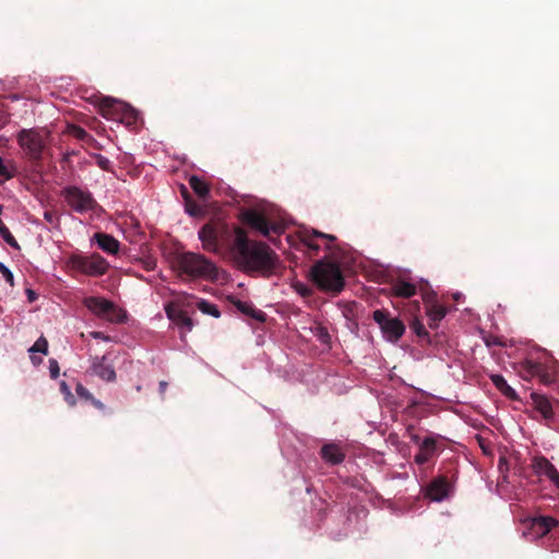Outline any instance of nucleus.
<instances>
[{
  "mask_svg": "<svg viewBox=\"0 0 559 559\" xmlns=\"http://www.w3.org/2000/svg\"><path fill=\"white\" fill-rule=\"evenodd\" d=\"M295 290L301 295L302 297H310L312 295V288L309 286L302 284V283H296L294 285Z\"/></svg>",
  "mask_w": 559,
  "mask_h": 559,
  "instance_id": "nucleus-37",
  "label": "nucleus"
},
{
  "mask_svg": "<svg viewBox=\"0 0 559 559\" xmlns=\"http://www.w3.org/2000/svg\"><path fill=\"white\" fill-rule=\"evenodd\" d=\"M238 217L242 224L259 231L264 237H269L271 233L280 234L283 230V226L273 221L264 210L245 209L240 211Z\"/></svg>",
  "mask_w": 559,
  "mask_h": 559,
  "instance_id": "nucleus-5",
  "label": "nucleus"
},
{
  "mask_svg": "<svg viewBox=\"0 0 559 559\" xmlns=\"http://www.w3.org/2000/svg\"><path fill=\"white\" fill-rule=\"evenodd\" d=\"M29 353H41L44 355L48 354V341L45 336H40L34 343V345L28 349Z\"/></svg>",
  "mask_w": 559,
  "mask_h": 559,
  "instance_id": "nucleus-30",
  "label": "nucleus"
},
{
  "mask_svg": "<svg viewBox=\"0 0 559 559\" xmlns=\"http://www.w3.org/2000/svg\"><path fill=\"white\" fill-rule=\"evenodd\" d=\"M189 185L199 198H202V199L207 198V195L210 193V187L204 180H202L198 176H192L189 179Z\"/></svg>",
  "mask_w": 559,
  "mask_h": 559,
  "instance_id": "nucleus-26",
  "label": "nucleus"
},
{
  "mask_svg": "<svg viewBox=\"0 0 559 559\" xmlns=\"http://www.w3.org/2000/svg\"><path fill=\"white\" fill-rule=\"evenodd\" d=\"M412 441H413V442H415V443H417V444H420V442H421L423 440H420V437H419V436H417V435H413V436H412Z\"/></svg>",
  "mask_w": 559,
  "mask_h": 559,
  "instance_id": "nucleus-50",
  "label": "nucleus"
},
{
  "mask_svg": "<svg viewBox=\"0 0 559 559\" xmlns=\"http://www.w3.org/2000/svg\"><path fill=\"white\" fill-rule=\"evenodd\" d=\"M234 305L237 308V310L240 311L241 313L251 317L260 322L265 321L266 314L263 311L255 309L252 304L237 300Z\"/></svg>",
  "mask_w": 559,
  "mask_h": 559,
  "instance_id": "nucleus-24",
  "label": "nucleus"
},
{
  "mask_svg": "<svg viewBox=\"0 0 559 559\" xmlns=\"http://www.w3.org/2000/svg\"><path fill=\"white\" fill-rule=\"evenodd\" d=\"M93 240L107 254H116L119 251L120 242L111 235L106 233H95Z\"/></svg>",
  "mask_w": 559,
  "mask_h": 559,
  "instance_id": "nucleus-19",
  "label": "nucleus"
},
{
  "mask_svg": "<svg viewBox=\"0 0 559 559\" xmlns=\"http://www.w3.org/2000/svg\"><path fill=\"white\" fill-rule=\"evenodd\" d=\"M442 437L439 435H430L426 437L419 444V452L414 456V461L418 465H424L433 455L443 449Z\"/></svg>",
  "mask_w": 559,
  "mask_h": 559,
  "instance_id": "nucleus-11",
  "label": "nucleus"
},
{
  "mask_svg": "<svg viewBox=\"0 0 559 559\" xmlns=\"http://www.w3.org/2000/svg\"><path fill=\"white\" fill-rule=\"evenodd\" d=\"M318 239L326 240V247L331 248L330 243L336 240V237L330 234H324L318 230L305 231L301 236V241L304 245L310 250L318 252L320 249V245L318 243Z\"/></svg>",
  "mask_w": 559,
  "mask_h": 559,
  "instance_id": "nucleus-17",
  "label": "nucleus"
},
{
  "mask_svg": "<svg viewBox=\"0 0 559 559\" xmlns=\"http://www.w3.org/2000/svg\"><path fill=\"white\" fill-rule=\"evenodd\" d=\"M490 380L506 397L513 401L519 399L515 390L507 383L506 379L501 374H491Z\"/></svg>",
  "mask_w": 559,
  "mask_h": 559,
  "instance_id": "nucleus-23",
  "label": "nucleus"
},
{
  "mask_svg": "<svg viewBox=\"0 0 559 559\" xmlns=\"http://www.w3.org/2000/svg\"><path fill=\"white\" fill-rule=\"evenodd\" d=\"M198 236L205 251L223 255L250 276L270 278L283 269L278 254L266 242L250 239L240 226L211 221Z\"/></svg>",
  "mask_w": 559,
  "mask_h": 559,
  "instance_id": "nucleus-1",
  "label": "nucleus"
},
{
  "mask_svg": "<svg viewBox=\"0 0 559 559\" xmlns=\"http://www.w3.org/2000/svg\"><path fill=\"white\" fill-rule=\"evenodd\" d=\"M69 132L72 136L81 141H84L87 138H90V134L86 132V130L81 128L80 126H70Z\"/></svg>",
  "mask_w": 559,
  "mask_h": 559,
  "instance_id": "nucleus-33",
  "label": "nucleus"
},
{
  "mask_svg": "<svg viewBox=\"0 0 559 559\" xmlns=\"http://www.w3.org/2000/svg\"><path fill=\"white\" fill-rule=\"evenodd\" d=\"M16 174V168L13 164V162H5L0 156V186L3 185L5 181L12 179Z\"/></svg>",
  "mask_w": 559,
  "mask_h": 559,
  "instance_id": "nucleus-27",
  "label": "nucleus"
},
{
  "mask_svg": "<svg viewBox=\"0 0 559 559\" xmlns=\"http://www.w3.org/2000/svg\"><path fill=\"white\" fill-rule=\"evenodd\" d=\"M48 133L38 129H22L16 140L24 154L35 166L43 159V154L47 147Z\"/></svg>",
  "mask_w": 559,
  "mask_h": 559,
  "instance_id": "nucleus-4",
  "label": "nucleus"
},
{
  "mask_svg": "<svg viewBox=\"0 0 559 559\" xmlns=\"http://www.w3.org/2000/svg\"><path fill=\"white\" fill-rule=\"evenodd\" d=\"M453 490V483L448 475L435 477L426 488V496L432 501L447 499Z\"/></svg>",
  "mask_w": 559,
  "mask_h": 559,
  "instance_id": "nucleus-10",
  "label": "nucleus"
},
{
  "mask_svg": "<svg viewBox=\"0 0 559 559\" xmlns=\"http://www.w3.org/2000/svg\"><path fill=\"white\" fill-rule=\"evenodd\" d=\"M181 193L185 200L187 197H191L185 186L181 187Z\"/></svg>",
  "mask_w": 559,
  "mask_h": 559,
  "instance_id": "nucleus-49",
  "label": "nucleus"
},
{
  "mask_svg": "<svg viewBox=\"0 0 559 559\" xmlns=\"http://www.w3.org/2000/svg\"><path fill=\"white\" fill-rule=\"evenodd\" d=\"M178 269L191 277L214 278L217 267L204 255L193 252H185L177 260Z\"/></svg>",
  "mask_w": 559,
  "mask_h": 559,
  "instance_id": "nucleus-3",
  "label": "nucleus"
},
{
  "mask_svg": "<svg viewBox=\"0 0 559 559\" xmlns=\"http://www.w3.org/2000/svg\"><path fill=\"white\" fill-rule=\"evenodd\" d=\"M310 274L312 282L322 292L336 295L345 286L344 276L336 263L320 260L311 267Z\"/></svg>",
  "mask_w": 559,
  "mask_h": 559,
  "instance_id": "nucleus-2",
  "label": "nucleus"
},
{
  "mask_svg": "<svg viewBox=\"0 0 559 559\" xmlns=\"http://www.w3.org/2000/svg\"><path fill=\"white\" fill-rule=\"evenodd\" d=\"M91 373L97 376L104 381L114 382L116 380V371L111 364L107 362V356H95L91 360Z\"/></svg>",
  "mask_w": 559,
  "mask_h": 559,
  "instance_id": "nucleus-13",
  "label": "nucleus"
},
{
  "mask_svg": "<svg viewBox=\"0 0 559 559\" xmlns=\"http://www.w3.org/2000/svg\"><path fill=\"white\" fill-rule=\"evenodd\" d=\"M72 265L75 270L90 276L104 275L109 267V263L107 262V260L98 253H94L88 257H73Z\"/></svg>",
  "mask_w": 559,
  "mask_h": 559,
  "instance_id": "nucleus-9",
  "label": "nucleus"
},
{
  "mask_svg": "<svg viewBox=\"0 0 559 559\" xmlns=\"http://www.w3.org/2000/svg\"><path fill=\"white\" fill-rule=\"evenodd\" d=\"M532 467L538 476L547 477L557 488H559V472L548 459L545 456L534 457Z\"/></svg>",
  "mask_w": 559,
  "mask_h": 559,
  "instance_id": "nucleus-15",
  "label": "nucleus"
},
{
  "mask_svg": "<svg viewBox=\"0 0 559 559\" xmlns=\"http://www.w3.org/2000/svg\"><path fill=\"white\" fill-rule=\"evenodd\" d=\"M531 399L535 409L539 412L545 419H551L554 417L551 403L546 395L533 392Z\"/></svg>",
  "mask_w": 559,
  "mask_h": 559,
  "instance_id": "nucleus-22",
  "label": "nucleus"
},
{
  "mask_svg": "<svg viewBox=\"0 0 559 559\" xmlns=\"http://www.w3.org/2000/svg\"><path fill=\"white\" fill-rule=\"evenodd\" d=\"M95 162H96V165L103 169V170H106V171H109L111 170V162L109 160V158H107L106 156H103L100 154H97L95 155Z\"/></svg>",
  "mask_w": 559,
  "mask_h": 559,
  "instance_id": "nucleus-35",
  "label": "nucleus"
},
{
  "mask_svg": "<svg viewBox=\"0 0 559 559\" xmlns=\"http://www.w3.org/2000/svg\"><path fill=\"white\" fill-rule=\"evenodd\" d=\"M75 392L76 394L81 397V399H84V400H87L90 401L92 399V394L90 393V391L81 383H78L76 386H75Z\"/></svg>",
  "mask_w": 559,
  "mask_h": 559,
  "instance_id": "nucleus-39",
  "label": "nucleus"
},
{
  "mask_svg": "<svg viewBox=\"0 0 559 559\" xmlns=\"http://www.w3.org/2000/svg\"><path fill=\"white\" fill-rule=\"evenodd\" d=\"M316 336L320 340L322 344H330L331 342V335L326 328L324 326H318L314 332Z\"/></svg>",
  "mask_w": 559,
  "mask_h": 559,
  "instance_id": "nucleus-34",
  "label": "nucleus"
},
{
  "mask_svg": "<svg viewBox=\"0 0 559 559\" xmlns=\"http://www.w3.org/2000/svg\"><path fill=\"white\" fill-rule=\"evenodd\" d=\"M0 273L2 274L7 283H9L11 286L14 285L13 273L2 262H0Z\"/></svg>",
  "mask_w": 559,
  "mask_h": 559,
  "instance_id": "nucleus-38",
  "label": "nucleus"
},
{
  "mask_svg": "<svg viewBox=\"0 0 559 559\" xmlns=\"http://www.w3.org/2000/svg\"><path fill=\"white\" fill-rule=\"evenodd\" d=\"M61 194L70 209L78 214L94 212L98 207L93 194L80 187L68 186L62 189Z\"/></svg>",
  "mask_w": 559,
  "mask_h": 559,
  "instance_id": "nucleus-6",
  "label": "nucleus"
},
{
  "mask_svg": "<svg viewBox=\"0 0 559 559\" xmlns=\"http://www.w3.org/2000/svg\"><path fill=\"white\" fill-rule=\"evenodd\" d=\"M528 530L535 537L542 538L559 525V521L552 516L538 515L532 518L528 522Z\"/></svg>",
  "mask_w": 559,
  "mask_h": 559,
  "instance_id": "nucleus-12",
  "label": "nucleus"
},
{
  "mask_svg": "<svg viewBox=\"0 0 559 559\" xmlns=\"http://www.w3.org/2000/svg\"><path fill=\"white\" fill-rule=\"evenodd\" d=\"M547 548L552 552L559 551V540H554L551 544L547 546Z\"/></svg>",
  "mask_w": 559,
  "mask_h": 559,
  "instance_id": "nucleus-42",
  "label": "nucleus"
},
{
  "mask_svg": "<svg viewBox=\"0 0 559 559\" xmlns=\"http://www.w3.org/2000/svg\"><path fill=\"white\" fill-rule=\"evenodd\" d=\"M427 304L426 314L429 319V328L437 329L439 322L447 316L448 309L438 302H431L430 297L425 298Z\"/></svg>",
  "mask_w": 559,
  "mask_h": 559,
  "instance_id": "nucleus-18",
  "label": "nucleus"
},
{
  "mask_svg": "<svg viewBox=\"0 0 559 559\" xmlns=\"http://www.w3.org/2000/svg\"><path fill=\"white\" fill-rule=\"evenodd\" d=\"M90 401L92 402V404H93L96 408H98V409H104V408H105V405H104L100 401H98V400L94 399L93 396H92V399H91Z\"/></svg>",
  "mask_w": 559,
  "mask_h": 559,
  "instance_id": "nucleus-44",
  "label": "nucleus"
},
{
  "mask_svg": "<svg viewBox=\"0 0 559 559\" xmlns=\"http://www.w3.org/2000/svg\"><path fill=\"white\" fill-rule=\"evenodd\" d=\"M31 360L35 366H38L41 364L43 359L36 356H31Z\"/></svg>",
  "mask_w": 559,
  "mask_h": 559,
  "instance_id": "nucleus-47",
  "label": "nucleus"
},
{
  "mask_svg": "<svg viewBox=\"0 0 559 559\" xmlns=\"http://www.w3.org/2000/svg\"><path fill=\"white\" fill-rule=\"evenodd\" d=\"M144 267L146 270H154L156 267V261L154 259H146L144 262Z\"/></svg>",
  "mask_w": 559,
  "mask_h": 559,
  "instance_id": "nucleus-41",
  "label": "nucleus"
},
{
  "mask_svg": "<svg viewBox=\"0 0 559 559\" xmlns=\"http://www.w3.org/2000/svg\"><path fill=\"white\" fill-rule=\"evenodd\" d=\"M91 335L94 337V338H106L102 332H92Z\"/></svg>",
  "mask_w": 559,
  "mask_h": 559,
  "instance_id": "nucleus-48",
  "label": "nucleus"
},
{
  "mask_svg": "<svg viewBox=\"0 0 559 559\" xmlns=\"http://www.w3.org/2000/svg\"><path fill=\"white\" fill-rule=\"evenodd\" d=\"M60 390H61L62 393L72 396L71 392H70V389H69V386L67 385V383L64 381H62L60 383Z\"/></svg>",
  "mask_w": 559,
  "mask_h": 559,
  "instance_id": "nucleus-43",
  "label": "nucleus"
},
{
  "mask_svg": "<svg viewBox=\"0 0 559 559\" xmlns=\"http://www.w3.org/2000/svg\"><path fill=\"white\" fill-rule=\"evenodd\" d=\"M84 304L87 309L96 316L114 320L116 306L111 301L102 297H88L85 299Z\"/></svg>",
  "mask_w": 559,
  "mask_h": 559,
  "instance_id": "nucleus-14",
  "label": "nucleus"
},
{
  "mask_svg": "<svg viewBox=\"0 0 559 559\" xmlns=\"http://www.w3.org/2000/svg\"><path fill=\"white\" fill-rule=\"evenodd\" d=\"M530 373L536 377L538 381L544 385H551L556 381L555 371L548 369L542 364H532L530 366Z\"/></svg>",
  "mask_w": 559,
  "mask_h": 559,
  "instance_id": "nucleus-21",
  "label": "nucleus"
},
{
  "mask_svg": "<svg viewBox=\"0 0 559 559\" xmlns=\"http://www.w3.org/2000/svg\"><path fill=\"white\" fill-rule=\"evenodd\" d=\"M0 236L12 248H19L17 241L15 240V238L13 237V235L10 233L9 228L5 225L0 226Z\"/></svg>",
  "mask_w": 559,
  "mask_h": 559,
  "instance_id": "nucleus-32",
  "label": "nucleus"
},
{
  "mask_svg": "<svg viewBox=\"0 0 559 559\" xmlns=\"http://www.w3.org/2000/svg\"><path fill=\"white\" fill-rule=\"evenodd\" d=\"M185 210L192 217H199L204 214L203 207L191 197L186 198Z\"/></svg>",
  "mask_w": 559,
  "mask_h": 559,
  "instance_id": "nucleus-28",
  "label": "nucleus"
},
{
  "mask_svg": "<svg viewBox=\"0 0 559 559\" xmlns=\"http://www.w3.org/2000/svg\"><path fill=\"white\" fill-rule=\"evenodd\" d=\"M44 218L49 225L53 227H58L60 225V217L53 211H45Z\"/></svg>",
  "mask_w": 559,
  "mask_h": 559,
  "instance_id": "nucleus-36",
  "label": "nucleus"
},
{
  "mask_svg": "<svg viewBox=\"0 0 559 559\" xmlns=\"http://www.w3.org/2000/svg\"><path fill=\"white\" fill-rule=\"evenodd\" d=\"M372 319L379 325L384 338L391 343H396L405 333V324L399 318L392 317L386 309L374 310Z\"/></svg>",
  "mask_w": 559,
  "mask_h": 559,
  "instance_id": "nucleus-7",
  "label": "nucleus"
},
{
  "mask_svg": "<svg viewBox=\"0 0 559 559\" xmlns=\"http://www.w3.org/2000/svg\"><path fill=\"white\" fill-rule=\"evenodd\" d=\"M409 326L418 337H428L429 336V333L427 332L425 325L418 318H414L413 321L411 322Z\"/></svg>",
  "mask_w": 559,
  "mask_h": 559,
  "instance_id": "nucleus-31",
  "label": "nucleus"
},
{
  "mask_svg": "<svg viewBox=\"0 0 559 559\" xmlns=\"http://www.w3.org/2000/svg\"><path fill=\"white\" fill-rule=\"evenodd\" d=\"M100 114L104 118L121 120L127 124H133L138 120V114L124 103L114 98H104L100 103Z\"/></svg>",
  "mask_w": 559,
  "mask_h": 559,
  "instance_id": "nucleus-8",
  "label": "nucleus"
},
{
  "mask_svg": "<svg viewBox=\"0 0 559 559\" xmlns=\"http://www.w3.org/2000/svg\"><path fill=\"white\" fill-rule=\"evenodd\" d=\"M392 290L397 297L409 298L416 294V286L405 281H397L392 286Z\"/></svg>",
  "mask_w": 559,
  "mask_h": 559,
  "instance_id": "nucleus-25",
  "label": "nucleus"
},
{
  "mask_svg": "<svg viewBox=\"0 0 559 559\" xmlns=\"http://www.w3.org/2000/svg\"><path fill=\"white\" fill-rule=\"evenodd\" d=\"M27 298L29 301H34L37 298V295L34 290L27 289Z\"/></svg>",
  "mask_w": 559,
  "mask_h": 559,
  "instance_id": "nucleus-45",
  "label": "nucleus"
},
{
  "mask_svg": "<svg viewBox=\"0 0 559 559\" xmlns=\"http://www.w3.org/2000/svg\"><path fill=\"white\" fill-rule=\"evenodd\" d=\"M321 457L332 464L337 465L341 464L345 460V453L341 449V447L336 443H326L321 448Z\"/></svg>",
  "mask_w": 559,
  "mask_h": 559,
  "instance_id": "nucleus-20",
  "label": "nucleus"
},
{
  "mask_svg": "<svg viewBox=\"0 0 559 559\" xmlns=\"http://www.w3.org/2000/svg\"><path fill=\"white\" fill-rule=\"evenodd\" d=\"M456 474V469H453V475L451 476V478H453Z\"/></svg>",
  "mask_w": 559,
  "mask_h": 559,
  "instance_id": "nucleus-51",
  "label": "nucleus"
},
{
  "mask_svg": "<svg viewBox=\"0 0 559 559\" xmlns=\"http://www.w3.org/2000/svg\"><path fill=\"white\" fill-rule=\"evenodd\" d=\"M168 319L179 328H183L187 331H191L193 328L192 319L188 316L187 311L169 304L165 307Z\"/></svg>",
  "mask_w": 559,
  "mask_h": 559,
  "instance_id": "nucleus-16",
  "label": "nucleus"
},
{
  "mask_svg": "<svg viewBox=\"0 0 559 559\" xmlns=\"http://www.w3.org/2000/svg\"><path fill=\"white\" fill-rule=\"evenodd\" d=\"M198 309L201 312H203L205 314H210L214 318H219V316H221V312H219L217 306L212 302H209L206 300H200L198 302Z\"/></svg>",
  "mask_w": 559,
  "mask_h": 559,
  "instance_id": "nucleus-29",
  "label": "nucleus"
},
{
  "mask_svg": "<svg viewBox=\"0 0 559 559\" xmlns=\"http://www.w3.org/2000/svg\"><path fill=\"white\" fill-rule=\"evenodd\" d=\"M49 372L52 379H57L59 377L60 368L56 359H49Z\"/></svg>",
  "mask_w": 559,
  "mask_h": 559,
  "instance_id": "nucleus-40",
  "label": "nucleus"
},
{
  "mask_svg": "<svg viewBox=\"0 0 559 559\" xmlns=\"http://www.w3.org/2000/svg\"><path fill=\"white\" fill-rule=\"evenodd\" d=\"M167 386H168V383L166 381H160L159 382V392H160V394H164L166 392Z\"/></svg>",
  "mask_w": 559,
  "mask_h": 559,
  "instance_id": "nucleus-46",
  "label": "nucleus"
}]
</instances>
